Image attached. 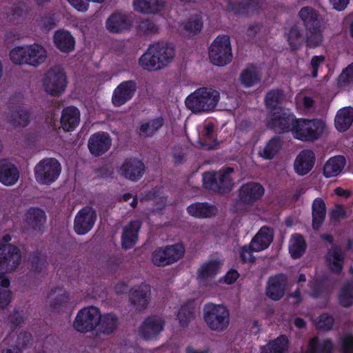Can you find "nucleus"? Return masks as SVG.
<instances>
[{
	"label": "nucleus",
	"instance_id": "obj_1",
	"mask_svg": "<svg viewBox=\"0 0 353 353\" xmlns=\"http://www.w3.org/2000/svg\"><path fill=\"white\" fill-rule=\"evenodd\" d=\"M175 50L163 41L150 43L145 52L139 57L138 63L145 70L159 71L167 66L173 59Z\"/></svg>",
	"mask_w": 353,
	"mask_h": 353
},
{
	"label": "nucleus",
	"instance_id": "obj_2",
	"mask_svg": "<svg viewBox=\"0 0 353 353\" xmlns=\"http://www.w3.org/2000/svg\"><path fill=\"white\" fill-rule=\"evenodd\" d=\"M306 29V46L309 48L320 46L323 41V19L320 14L310 6L303 7L299 12Z\"/></svg>",
	"mask_w": 353,
	"mask_h": 353
},
{
	"label": "nucleus",
	"instance_id": "obj_3",
	"mask_svg": "<svg viewBox=\"0 0 353 353\" xmlns=\"http://www.w3.org/2000/svg\"><path fill=\"white\" fill-rule=\"evenodd\" d=\"M220 93L212 88H199L185 99L186 107L194 113L209 112L215 110Z\"/></svg>",
	"mask_w": 353,
	"mask_h": 353
},
{
	"label": "nucleus",
	"instance_id": "obj_4",
	"mask_svg": "<svg viewBox=\"0 0 353 353\" xmlns=\"http://www.w3.org/2000/svg\"><path fill=\"white\" fill-rule=\"evenodd\" d=\"M46 50L38 43L17 46L10 52V58L15 65L38 67L46 59Z\"/></svg>",
	"mask_w": 353,
	"mask_h": 353
},
{
	"label": "nucleus",
	"instance_id": "obj_5",
	"mask_svg": "<svg viewBox=\"0 0 353 353\" xmlns=\"http://www.w3.org/2000/svg\"><path fill=\"white\" fill-rule=\"evenodd\" d=\"M325 123L319 119H296L293 125L294 137L304 142H314L323 135Z\"/></svg>",
	"mask_w": 353,
	"mask_h": 353
},
{
	"label": "nucleus",
	"instance_id": "obj_6",
	"mask_svg": "<svg viewBox=\"0 0 353 353\" xmlns=\"http://www.w3.org/2000/svg\"><path fill=\"white\" fill-rule=\"evenodd\" d=\"M234 169L227 167L219 172H208L203 174V185L206 190L219 194H227L232 191L234 182L230 174Z\"/></svg>",
	"mask_w": 353,
	"mask_h": 353
},
{
	"label": "nucleus",
	"instance_id": "obj_7",
	"mask_svg": "<svg viewBox=\"0 0 353 353\" xmlns=\"http://www.w3.org/2000/svg\"><path fill=\"white\" fill-rule=\"evenodd\" d=\"M203 319L213 331H225L230 324V312L222 304L208 303L203 307Z\"/></svg>",
	"mask_w": 353,
	"mask_h": 353
},
{
	"label": "nucleus",
	"instance_id": "obj_8",
	"mask_svg": "<svg viewBox=\"0 0 353 353\" xmlns=\"http://www.w3.org/2000/svg\"><path fill=\"white\" fill-rule=\"evenodd\" d=\"M12 240L10 234L3 235L0 243V272L14 271L21 262V253L20 249L9 243Z\"/></svg>",
	"mask_w": 353,
	"mask_h": 353
},
{
	"label": "nucleus",
	"instance_id": "obj_9",
	"mask_svg": "<svg viewBox=\"0 0 353 353\" xmlns=\"http://www.w3.org/2000/svg\"><path fill=\"white\" fill-rule=\"evenodd\" d=\"M185 254L183 243L157 248L151 254V261L157 267H165L172 265L182 259Z\"/></svg>",
	"mask_w": 353,
	"mask_h": 353
},
{
	"label": "nucleus",
	"instance_id": "obj_10",
	"mask_svg": "<svg viewBox=\"0 0 353 353\" xmlns=\"http://www.w3.org/2000/svg\"><path fill=\"white\" fill-rule=\"evenodd\" d=\"M209 59L213 65L217 66H224L231 62L232 47L228 35L218 36L214 40L209 48Z\"/></svg>",
	"mask_w": 353,
	"mask_h": 353
},
{
	"label": "nucleus",
	"instance_id": "obj_11",
	"mask_svg": "<svg viewBox=\"0 0 353 353\" xmlns=\"http://www.w3.org/2000/svg\"><path fill=\"white\" fill-rule=\"evenodd\" d=\"M61 166L55 158H44L34 167V177L40 184L50 185L60 175Z\"/></svg>",
	"mask_w": 353,
	"mask_h": 353
},
{
	"label": "nucleus",
	"instance_id": "obj_12",
	"mask_svg": "<svg viewBox=\"0 0 353 353\" xmlns=\"http://www.w3.org/2000/svg\"><path fill=\"white\" fill-rule=\"evenodd\" d=\"M68 85L65 72L59 68H50L45 73L43 85L45 91L53 97L61 96Z\"/></svg>",
	"mask_w": 353,
	"mask_h": 353
},
{
	"label": "nucleus",
	"instance_id": "obj_13",
	"mask_svg": "<svg viewBox=\"0 0 353 353\" xmlns=\"http://www.w3.org/2000/svg\"><path fill=\"white\" fill-rule=\"evenodd\" d=\"M269 117L267 123L269 129L279 134L292 132L296 118L290 109L280 108L278 111L270 113Z\"/></svg>",
	"mask_w": 353,
	"mask_h": 353
},
{
	"label": "nucleus",
	"instance_id": "obj_14",
	"mask_svg": "<svg viewBox=\"0 0 353 353\" xmlns=\"http://www.w3.org/2000/svg\"><path fill=\"white\" fill-rule=\"evenodd\" d=\"M100 320V310L95 306H89L81 309L74 321V328L81 333L93 331Z\"/></svg>",
	"mask_w": 353,
	"mask_h": 353
},
{
	"label": "nucleus",
	"instance_id": "obj_15",
	"mask_svg": "<svg viewBox=\"0 0 353 353\" xmlns=\"http://www.w3.org/2000/svg\"><path fill=\"white\" fill-rule=\"evenodd\" d=\"M96 210L92 207H85L77 214L74 221V229L79 235H85L94 225L97 220Z\"/></svg>",
	"mask_w": 353,
	"mask_h": 353
},
{
	"label": "nucleus",
	"instance_id": "obj_16",
	"mask_svg": "<svg viewBox=\"0 0 353 353\" xmlns=\"http://www.w3.org/2000/svg\"><path fill=\"white\" fill-rule=\"evenodd\" d=\"M137 83L134 80L121 82L114 90L112 103L114 107H121L133 99L137 90Z\"/></svg>",
	"mask_w": 353,
	"mask_h": 353
},
{
	"label": "nucleus",
	"instance_id": "obj_17",
	"mask_svg": "<svg viewBox=\"0 0 353 353\" xmlns=\"http://www.w3.org/2000/svg\"><path fill=\"white\" fill-rule=\"evenodd\" d=\"M274 233L268 226H263L253 236L249 245H243V253L254 251L259 252L267 249L272 243Z\"/></svg>",
	"mask_w": 353,
	"mask_h": 353
},
{
	"label": "nucleus",
	"instance_id": "obj_18",
	"mask_svg": "<svg viewBox=\"0 0 353 353\" xmlns=\"http://www.w3.org/2000/svg\"><path fill=\"white\" fill-rule=\"evenodd\" d=\"M288 283V276L284 273L270 276L265 288L266 296L272 301L281 300L285 294Z\"/></svg>",
	"mask_w": 353,
	"mask_h": 353
},
{
	"label": "nucleus",
	"instance_id": "obj_19",
	"mask_svg": "<svg viewBox=\"0 0 353 353\" xmlns=\"http://www.w3.org/2000/svg\"><path fill=\"white\" fill-rule=\"evenodd\" d=\"M264 192L265 189L260 183L248 182L241 186L238 198L243 205L251 206L261 199Z\"/></svg>",
	"mask_w": 353,
	"mask_h": 353
},
{
	"label": "nucleus",
	"instance_id": "obj_20",
	"mask_svg": "<svg viewBox=\"0 0 353 353\" xmlns=\"http://www.w3.org/2000/svg\"><path fill=\"white\" fill-rule=\"evenodd\" d=\"M31 110L23 105H10L6 120L14 128H26L30 123Z\"/></svg>",
	"mask_w": 353,
	"mask_h": 353
},
{
	"label": "nucleus",
	"instance_id": "obj_21",
	"mask_svg": "<svg viewBox=\"0 0 353 353\" xmlns=\"http://www.w3.org/2000/svg\"><path fill=\"white\" fill-rule=\"evenodd\" d=\"M112 146L110 135L103 131L92 134L88 141V148L90 154L95 157H101L107 152Z\"/></svg>",
	"mask_w": 353,
	"mask_h": 353
},
{
	"label": "nucleus",
	"instance_id": "obj_22",
	"mask_svg": "<svg viewBox=\"0 0 353 353\" xmlns=\"http://www.w3.org/2000/svg\"><path fill=\"white\" fill-rule=\"evenodd\" d=\"M145 171V166L143 162L135 157L125 159L120 168L121 175L133 182L139 181Z\"/></svg>",
	"mask_w": 353,
	"mask_h": 353
},
{
	"label": "nucleus",
	"instance_id": "obj_23",
	"mask_svg": "<svg viewBox=\"0 0 353 353\" xmlns=\"http://www.w3.org/2000/svg\"><path fill=\"white\" fill-rule=\"evenodd\" d=\"M151 294L150 285L142 283L130 290L129 300L136 311L141 312L147 308Z\"/></svg>",
	"mask_w": 353,
	"mask_h": 353
},
{
	"label": "nucleus",
	"instance_id": "obj_24",
	"mask_svg": "<svg viewBox=\"0 0 353 353\" xmlns=\"http://www.w3.org/2000/svg\"><path fill=\"white\" fill-rule=\"evenodd\" d=\"M164 320L157 315H152L146 318L140 327V334L145 340H153L163 330Z\"/></svg>",
	"mask_w": 353,
	"mask_h": 353
},
{
	"label": "nucleus",
	"instance_id": "obj_25",
	"mask_svg": "<svg viewBox=\"0 0 353 353\" xmlns=\"http://www.w3.org/2000/svg\"><path fill=\"white\" fill-rule=\"evenodd\" d=\"M46 219L43 210L39 207H30L25 213L23 223L28 230L42 232Z\"/></svg>",
	"mask_w": 353,
	"mask_h": 353
},
{
	"label": "nucleus",
	"instance_id": "obj_26",
	"mask_svg": "<svg viewBox=\"0 0 353 353\" xmlns=\"http://www.w3.org/2000/svg\"><path fill=\"white\" fill-rule=\"evenodd\" d=\"M310 288V296L311 298L315 299H323L325 305H326L327 304L332 293V288L327 276H322L319 278L314 279L311 283Z\"/></svg>",
	"mask_w": 353,
	"mask_h": 353
},
{
	"label": "nucleus",
	"instance_id": "obj_27",
	"mask_svg": "<svg viewBox=\"0 0 353 353\" xmlns=\"http://www.w3.org/2000/svg\"><path fill=\"white\" fill-rule=\"evenodd\" d=\"M316 161L314 152L309 149L301 150L296 156L294 169L299 176H304L308 174L313 168Z\"/></svg>",
	"mask_w": 353,
	"mask_h": 353
},
{
	"label": "nucleus",
	"instance_id": "obj_28",
	"mask_svg": "<svg viewBox=\"0 0 353 353\" xmlns=\"http://www.w3.org/2000/svg\"><path fill=\"white\" fill-rule=\"evenodd\" d=\"M17 166L7 159L0 160V183L6 186L15 185L19 179Z\"/></svg>",
	"mask_w": 353,
	"mask_h": 353
},
{
	"label": "nucleus",
	"instance_id": "obj_29",
	"mask_svg": "<svg viewBox=\"0 0 353 353\" xmlns=\"http://www.w3.org/2000/svg\"><path fill=\"white\" fill-rule=\"evenodd\" d=\"M325 261L329 270L336 274L343 272L345 263V254L339 245L332 246L325 255Z\"/></svg>",
	"mask_w": 353,
	"mask_h": 353
},
{
	"label": "nucleus",
	"instance_id": "obj_30",
	"mask_svg": "<svg viewBox=\"0 0 353 353\" xmlns=\"http://www.w3.org/2000/svg\"><path fill=\"white\" fill-rule=\"evenodd\" d=\"M141 222L139 220L130 221L123 229L121 234V245L123 248H132L138 241Z\"/></svg>",
	"mask_w": 353,
	"mask_h": 353
},
{
	"label": "nucleus",
	"instance_id": "obj_31",
	"mask_svg": "<svg viewBox=\"0 0 353 353\" xmlns=\"http://www.w3.org/2000/svg\"><path fill=\"white\" fill-rule=\"evenodd\" d=\"M187 212L192 217L203 219L215 216L218 209L208 202H195L187 207Z\"/></svg>",
	"mask_w": 353,
	"mask_h": 353
},
{
	"label": "nucleus",
	"instance_id": "obj_32",
	"mask_svg": "<svg viewBox=\"0 0 353 353\" xmlns=\"http://www.w3.org/2000/svg\"><path fill=\"white\" fill-rule=\"evenodd\" d=\"M131 26V21L128 16L121 12H113L105 21L107 30L114 34L128 30Z\"/></svg>",
	"mask_w": 353,
	"mask_h": 353
},
{
	"label": "nucleus",
	"instance_id": "obj_33",
	"mask_svg": "<svg viewBox=\"0 0 353 353\" xmlns=\"http://www.w3.org/2000/svg\"><path fill=\"white\" fill-rule=\"evenodd\" d=\"M53 42L55 47L61 52L68 54L74 50L75 39L70 32L59 29L54 32Z\"/></svg>",
	"mask_w": 353,
	"mask_h": 353
},
{
	"label": "nucleus",
	"instance_id": "obj_34",
	"mask_svg": "<svg viewBox=\"0 0 353 353\" xmlns=\"http://www.w3.org/2000/svg\"><path fill=\"white\" fill-rule=\"evenodd\" d=\"M228 9L236 15L248 17L258 11L257 0H239L228 3Z\"/></svg>",
	"mask_w": 353,
	"mask_h": 353
},
{
	"label": "nucleus",
	"instance_id": "obj_35",
	"mask_svg": "<svg viewBox=\"0 0 353 353\" xmlns=\"http://www.w3.org/2000/svg\"><path fill=\"white\" fill-rule=\"evenodd\" d=\"M80 112L74 106L64 108L61 112V124L64 131L73 130L79 123Z\"/></svg>",
	"mask_w": 353,
	"mask_h": 353
},
{
	"label": "nucleus",
	"instance_id": "obj_36",
	"mask_svg": "<svg viewBox=\"0 0 353 353\" xmlns=\"http://www.w3.org/2000/svg\"><path fill=\"white\" fill-rule=\"evenodd\" d=\"M327 208L321 198H316L312 205V226L314 230H319L326 217Z\"/></svg>",
	"mask_w": 353,
	"mask_h": 353
},
{
	"label": "nucleus",
	"instance_id": "obj_37",
	"mask_svg": "<svg viewBox=\"0 0 353 353\" xmlns=\"http://www.w3.org/2000/svg\"><path fill=\"white\" fill-rule=\"evenodd\" d=\"M353 123V108L345 107L341 108L334 119L336 129L341 132L347 131Z\"/></svg>",
	"mask_w": 353,
	"mask_h": 353
},
{
	"label": "nucleus",
	"instance_id": "obj_38",
	"mask_svg": "<svg viewBox=\"0 0 353 353\" xmlns=\"http://www.w3.org/2000/svg\"><path fill=\"white\" fill-rule=\"evenodd\" d=\"M220 269L218 260H210L204 263L197 271V279L201 282L206 283L213 279Z\"/></svg>",
	"mask_w": 353,
	"mask_h": 353
},
{
	"label": "nucleus",
	"instance_id": "obj_39",
	"mask_svg": "<svg viewBox=\"0 0 353 353\" xmlns=\"http://www.w3.org/2000/svg\"><path fill=\"white\" fill-rule=\"evenodd\" d=\"M134 8L143 14H155L164 7L163 0H134Z\"/></svg>",
	"mask_w": 353,
	"mask_h": 353
},
{
	"label": "nucleus",
	"instance_id": "obj_40",
	"mask_svg": "<svg viewBox=\"0 0 353 353\" xmlns=\"http://www.w3.org/2000/svg\"><path fill=\"white\" fill-rule=\"evenodd\" d=\"M346 164L343 156L338 155L330 158L323 167V174L326 178L337 176L341 172Z\"/></svg>",
	"mask_w": 353,
	"mask_h": 353
},
{
	"label": "nucleus",
	"instance_id": "obj_41",
	"mask_svg": "<svg viewBox=\"0 0 353 353\" xmlns=\"http://www.w3.org/2000/svg\"><path fill=\"white\" fill-rule=\"evenodd\" d=\"M119 323V319L114 313L110 312L103 315L100 314V320L97 327L100 332L110 335L117 330Z\"/></svg>",
	"mask_w": 353,
	"mask_h": 353
},
{
	"label": "nucleus",
	"instance_id": "obj_42",
	"mask_svg": "<svg viewBox=\"0 0 353 353\" xmlns=\"http://www.w3.org/2000/svg\"><path fill=\"white\" fill-rule=\"evenodd\" d=\"M176 317L181 327H188L195 318V305L194 301H188L179 308Z\"/></svg>",
	"mask_w": 353,
	"mask_h": 353
},
{
	"label": "nucleus",
	"instance_id": "obj_43",
	"mask_svg": "<svg viewBox=\"0 0 353 353\" xmlns=\"http://www.w3.org/2000/svg\"><path fill=\"white\" fill-rule=\"evenodd\" d=\"M289 347V339L285 334H281L270 341L261 348V353H286Z\"/></svg>",
	"mask_w": 353,
	"mask_h": 353
},
{
	"label": "nucleus",
	"instance_id": "obj_44",
	"mask_svg": "<svg viewBox=\"0 0 353 353\" xmlns=\"http://www.w3.org/2000/svg\"><path fill=\"white\" fill-rule=\"evenodd\" d=\"M334 349V343L330 339L319 341L317 336L310 339L307 353H332Z\"/></svg>",
	"mask_w": 353,
	"mask_h": 353
},
{
	"label": "nucleus",
	"instance_id": "obj_45",
	"mask_svg": "<svg viewBox=\"0 0 353 353\" xmlns=\"http://www.w3.org/2000/svg\"><path fill=\"white\" fill-rule=\"evenodd\" d=\"M283 97V92L280 89L271 90L266 93L265 104L269 110V114L278 111L280 108H285L281 105Z\"/></svg>",
	"mask_w": 353,
	"mask_h": 353
},
{
	"label": "nucleus",
	"instance_id": "obj_46",
	"mask_svg": "<svg viewBox=\"0 0 353 353\" xmlns=\"http://www.w3.org/2000/svg\"><path fill=\"white\" fill-rule=\"evenodd\" d=\"M307 248L305 240L302 234H292L289 245V252L294 259L301 258Z\"/></svg>",
	"mask_w": 353,
	"mask_h": 353
},
{
	"label": "nucleus",
	"instance_id": "obj_47",
	"mask_svg": "<svg viewBox=\"0 0 353 353\" xmlns=\"http://www.w3.org/2000/svg\"><path fill=\"white\" fill-rule=\"evenodd\" d=\"M164 119L161 116L142 123L139 127V135L144 137H152L164 125Z\"/></svg>",
	"mask_w": 353,
	"mask_h": 353
},
{
	"label": "nucleus",
	"instance_id": "obj_48",
	"mask_svg": "<svg viewBox=\"0 0 353 353\" xmlns=\"http://www.w3.org/2000/svg\"><path fill=\"white\" fill-rule=\"evenodd\" d=\"M240 80L245 88H251L261 81V75L252 65L247 66L240 74Z\"/></svg>",
	"mask_w": 353,
	"mask_h": 353
},
{
	"label": "nucleus",
	"instance_id": "obj_49",
	"mask_svg": "<svg viewBox=\"0 0 353 353\" xmlns=\"http://www.w3.org/2000/svg\"><path fill=\"white\" fill-rule=\"evenodd\" d=\"M339 303L345 308L353 305V282H345L341 288L338 294Z\"/></svg>",
	"mask_w": 353,
	"mask_h": 353
},
{
	"label": "nucleus",
	"instance_id": "obj_50",
	"mask_svg": "<svg viewBox=\"0 0 353 353\" xmlns=\"http://www.w3.org/2000/svg\"><path fill=\"white\" fill-rule=\"evenodd\" d=\"M282 147V140L280 137L274 136L266 143L261 156L267 160L272 159L280 151Z\"/></svg>",
	"mask_w": 353,
	"mask_h": 353
},
{
	"label": "nucleus",
	"instance_id": "obj_51",
	"mask_svg": "<svg viewBox=\"0 0 353 353\" xmlns=\"http://www.w3.org/2000/svg\"><path fill=\"white\" fill-rule=\"evenodd\" d=\"M28 260L31 265L32 270L37 273H41L48 265L47 256L41 251H33L29 254Z\"/></svg>",
	"mask_w": 353,
	"mask_h": 353
},
{
	"label": "nucleus",
	"instance_id": "obj_52",
	"mask_svg": "<svg viewBox=\"0 0 353 353\" xmlns=\"http://www.w3.org/2000/svg\"><path fill=\"white\" fill-rule=\"evenodd\" d=\"M214 124L212 122L205 124L203 132V140L199 142L203 148L212 150L218 145V141L214 137Z\"/></svg>",
	"mask_w": 353,
	"mask_h": 353
},
{
	"label": "nucleus",
	"instance_id": "obj_53",
	"mask_svg": "<svg viewBox=\"0 0 353 353\" xmlns=\"http://www.w3.org/2000/svg\"><path fill=\"white\" fill-rule=\"evenodd\" d=\"M59 292L57 296L51 300L50 305L53 309H61L66 305L69 301V293L61 288H54L50 290V296Z\"/></svg>",
	"mask_w": 353,
	"mask_h": 353
},
{
	"label": "nucleus",
	"instance_id": "obj_54",
	"mask_svg": "<svg viewBox=\"0 0 353 353\" xmlns=\"http://www.w3.org/2000/svg\"><path fill=\"white\" fill-rule=\"evenodd\" d=\"M334 319L329 313L324 312L321 314L316 321L315 327L316 330L323 332H327L332 329Z\"/></svg>",
	"mask_w": 353,
	"mask_h": 353
},
{
	"label": "nucleus",
	"instance_id": "obj_55",
	"mask_svg": "<svg viewBox=\"0 0 353 353\" xmlns=\"http://www.w3.org/2000/svg\"><path fill=\"white\" fill-rule=\"evenodd\" d=\"M6 323L10 328L14 331L24 323V317L19 310L14 309L8 316Z\"/></svg>",
	"mask_w": 353,
	"mask_h": 353
},
{
	"label": "nucleus",
	"instance_id": "obj_56",
	"mask_svg": "<svg viewBox=\"0 0 353 353\" xmlns=\"http://www.w3.org/2000/svg\"><path fill=\"white\" fill-rule=\"evenodd\" d=\"M203 28L201 19L197 17L190 18L184 25V29L192 34H197Z\"/></svg>",
	"mask_w": 353,
	"mask_h": 353
},
{
	"label": "nucleus",
	"instance_id": "obj_57",
	"mask_svg": "<svg viewBox=\"0 0 353 353\" xmlns=\"http://www.w3.org/2000/svg\"><path fill=\"white\" fill-rule=\"evenodd\" d=\"M302 31L297 26H293L288 33V41L291 47L295 48L302 40Z\"/></svg>",
	"mask_w": 353,
	"mask_h": 353
},
{
	"label": "nucleus",
	"instance_id": "obj_58",
	"mask_svg": "<svg viewBox=\"0 0 353 353\" xmlns=\"http://www.w3.org/2000/svg\"><path fill=\"white\" fill-rule=\"evenodd\" d=\"M39 26L46 30H50L56 26L54 14L50 12L43 13L38 20Z\"/></svg>",
	"mask_w": 353,
	"mask_h": 353
},
{
	"label": "nucleus",
	"instance_id": "obj_59",
	"mask_svg": "<svg viewBox=\"0 0 353 353\" xmlns=\"http://www.w3.org/2000/svg\"><path fill=\"white\" fill-rule=\"evenodd\" d=\"M353 81V63L349 64L338 77V83L341 85H348Z\"/></svg>",
	"mask_w": 353,
	"mask_h": 353
},
{
	"label": "nucleus",
	"instance_id": "obj_60",
	"mask_svg": "<svg viewBox=\"0 0 353 353\" xmlns=\"http://www.w3.org/2000/svg\"><path fill=\"white\" fill-rule=\"evenodd\" d=\"M32 339V336L30 333L28 332H20L17 339V345L14 346H17L19 347V350L21 349L26 348L28 345L30 343Z\"/></svg>",
	"mask_w": 353,
	"mask_h": 353
},
{
	"label": "nucleus",
	"instance_id": "obj_61",
	"mask_svg": "<svg viewBox=\"0 0 353 353\" xmlns=\"http://www.w3.org/2000/svg\"><path fill=\"white\" fill-rule=\"evenodd\" d=\"M139 28L145 35H150L157 31V28L151 20L143 21L139 24Z\"/></svg>",
	"mask_w": 353,
	"mask_h": 353
},
{
	"label": "nucleus",
	"instance_id": "obj_62",
	"mask_svg": "<svg viewBox=\"0 0 353 353\" xmlns=\"http://www.w3.org/2000/svg\"><path fill=\"white\" fill-rule=\"evenodd\" d=\"M332 221H337L346 216V211L341 205H337L330 212Z\"/></svg>",
	"mask_w": 353,
	"mask_h": 353
},
{
	"label": "nucleus",
	"instance_id": "obj_63",
	"mask_svg": "<svg viewBox=\"0 0 353 353\" xmlns=\"http://www.w3.org/2000/svg\"><path fill=\"white\" fill-rule=\"evenodd\" d=\"M341 347L343 353H353V335L347 334L341 339Z\"/></svg>",
	"mask_w": 353,
	"mask_h": 353
},
{
	"label": "nucleus",
	"instance_id": "obj_64",
	"mask_svg": "<svg viewBox=\"0 0 353 353\" xmlns=\"http://www.w3.org/2000/svg\"><path fill=\"white\" fill-rule=\"evenodd\" d=\"M23 10L19 6L12 7L10 10L8 12V19L13 23H18L19 19L22 17Z\"/></svg>",
	"mask_w": 353,
	"mask_h": 353
}]
</instances>
